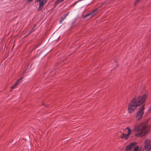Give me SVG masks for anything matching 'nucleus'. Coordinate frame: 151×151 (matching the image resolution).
I'll list each match as a JSON object with an SVG mask.
<instances>
[{
  "label": "nucleus",
  "mask_w": 151,
  "mask_h": 151,
  "mask_svg": "<svg viewBox=\"0 0 151 151\" xmlns=\"http://www.w3.org/2000/svg\"><path fill=\"white\" fill-rule=\"evenodd\" d=\"M140 0H137L136 1V3L139 1Z\"/></svg>",
  "instance_id": "16"
},
{
  "label": "nucleus",
  "mask_w": 151,
  "mask_h": 151,
  "mask_svg": "<svg viewBox=\"0 0 151 151\" xmlns=\"http://www.w3.org/2000/svg\"><path fill=\"white\" fill-rule=\"evenodd\" d=\"M149 110L150 111H151V106H150V108L149 109Z\"/></svg>",
  "instance_id": "15"
},
{
  "label": "nucleus",
  "mask_w": 151,
  "mask_h": 151,
  "mask_svg": "<svg viewBox=\"0 0 151 151\" xmlns=\"http://www.w3.org/2000/svg\"><path fill=\"white\" fill-rule=\"evenodd\" d=\"M36 2H39V7L38 8V10L40 11L41 10L44 5L46 3L47 1L46 0H35Z\"/></svg>",
  "instance_id": "6"
},
{
  "label": "nucleus",
  "mask_w": 151,
  "mask_h": 151,
  "mask_svg": "<svg viewBox=\"0 0 151 151\" xmlns=\"http://www.w3.org/2000/svg\"><path fill=\"white\" fill-rule=\"evenodd\" d=\"M144 105H143L139 108L138 111L135 116V118L137 120H139L142 118L144 113Z\"/></svg>",
  "instance_id": "4"
},
{
  "label": "nucleus",
  "mask_w": 151,
  "mask_h": 151,
  "mask_svg": "<svg viewBox=\"0 0 151 151\" xmlns=\"http://www.w3.org/2000/svg\"><path fill=\"white\" fill-rule=\"evenodd\" d=\"M33 0H27V1L28 2H31Z\"/></svg>",
  "instance_id": "13"
},
{
  "label": "nucleus",
  "mask_w": 151,
  "mask_h": 151,
  "mask_svg": "<svg viewBox=\"0 0 151 151\" xmlns=\"http://www.w3.org/2000/svg\"><path fill=\"white\" fill-rule=\"evenodd\" d=\"M69 12H68L64 14L63 15V16L61 17V18L60 19V22H62L66 18V17L68 16L69 14Z\"/></svg>",
  "instance_id": "10"
},
{
  "label": "nucleus",
  "mask_w": 151,
  "mask_h": 151,
  "mask_svg": "<svg viewBox=\"0 0 151 151\" xmlns=\"http://www.w3.org/2000/svg\"><path fill=\"white\" fill-rule=\"evenodd\" d=\"M98 11V9H96L92 12H91V13H89L87 15H86L85 16V17H87L89 16L90 18H91L92 17L94 16L97 13Z\"/></svg>",
  "instance_id": "8"
},
{
  "label": "nucleus",
  "mask_w": 151,
  "mask_h": 151,
  "mask_svg": "<svg viewBox=\"0 0 151 151\" xmlns=\"http://www.w3.org/2000/svg\"><path fill=\"white\" fill-rule=\"evenodd\" d=\"M81 0H78V1H76V2H75L74 4V5H75L79 1H80Z\"/></svg>",
  "instance_id": "14"
},
{
  "label": "nucleus",
  "mask_w": 151,
  "mask_h": 151,
  "mask_svg": "<svg viewBox=\"0 0 151 151\" xmlns=\"http://www.w3.org/2000/svg\"><path fill=\"white\" fill-rule=\"evenodd\" d=\"M144 149L146 151H151V141L146 140L144 143Z\"/></svg>",
  "instance_id": "5"
},
{
  "label": "nucleus",
  "mask_w": 151,
  "mask_h": 151,
  "mask_svg": "<svg viewBox=\"0 0 151 151\" xmlns=\"http://www.w3.org/2000/svg\"><path fill=\"white\" fill-rule=\"evenodd\" d=\"M64 0H57L55 2V4L56 5H58L61 3L62 1H64Z\"/></svg>",
  "instance_id": "11"
},
{
  "label": "nucleus",
  "mask_w": 151,
  "mask_h": 151,
  "mask_svg": "<svg viewBox=\"0 0 151 151\" xmlns=\"http://www.w3.org/2000/svg\"><path fill=\"white\" fill-rule=\"evenodd\" d=\"M137 143L136 142H133L127 145L126 147V151H129L131 150L137 145Z\"/></svg>",
  "instance_id": "7"
},
{
  "label": "nucleus",
  "mask_w": 151,
  "mask_h": 151,
  "mask_svg": "<svg viewBox=\"0 0 151 151\" xmlns=\"http://www.w3.org/2000/svg\"><path fill=\"white\" fill-rule=\"evenodd\" d=\"M22 77H21L19 79L17 80L15 83L11 87V91H12L13 89L15 88L17 86L19 85L22 82Z\"/></svg>",
  "instance_id": "9"
},
{
  "label": "nucleus",
  "mask_w": 151,
  "mask_h": 151,
  "mask_svg": "<svg viewBox=\"0 0 151 151\" xmlns=\"http://www.w3.org/2000/svg\"><path fill=\"white\" fill-rule=\"evenodd\" d=\"M147 125L144 122L142 123L137 126L134 125L132 130L134 132H137L140 131L135 134L137 137L143 136L146 134L149 131Z\"/></svg>",
  "instance_id": "2"
},
{
  "label": "nucleus",
  "mask_w": 151,
  "mask_h": 151,
  "mask_svg": "<svg viewBox=\"0 0 151 151\" xmlns=\"http://www.w3.org/2000/svg\"><path fill=\"white\" fill-rule=\"evenodd\" d=\"M132 133V130L129 127H127L125 129L124 133L121 135L120 137L125 140L127 139Z\"/></svg>",
  "instance_id": "3"
},
{
  "label": "nucleus",
  "mask_w": 151,
  "mask_h": 151,
  "mask_svg": "<svg viewBox=\"0 0 151 151\" xmlns=\"http://www.w3.org/2000/svg\"><path fill=\"white\" fill-rule=\"evenodd\" d=\"M35 25H34V27L32 29H31V30L29 32V33H32V32H33L34 30V28L35 27Z\"/></svg>",
  "instance_id": "12"
},
{
  "label": "nucleus",
  "mask_w": 151,
  "mask_h": 151,
  "mask_svg": "<svg viewBox=\"0 0 151 151\" xmlns=\"http://www.w3.org/2000/svg\"><path fill=\"white\" fill-rule=\"evenodd\" d=\"M147 96L146 94H145L143 96H139L133 99L128 105V112H133L136 107L143 103L145 100Z\"/></svg>",
  "instance_id": "1"
}]
</instances>
